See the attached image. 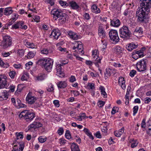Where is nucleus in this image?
I'll return each mask as SVG.
<instances>
[{
  "label": "nucleus",
  "mask_w": 151,
  "mask_h": 151,
  "mask_svg": "<svg viewBox=\"0 0 151 151\" xmlns=\"http://www.w3.org/2000/svg\"><path fill=\"white\" fill-rule=\"evenodd\" d=\"M51 14L53 15V19L55 20L59 18V21L60 22V20H62L61 22L63 23L68 20V16L65 14L63 13L60 9H53L51 11Z\"/></svg>",
  "instance_id": "obj_1"
},
{
  "label": "nucleus",
  "mask_w": 151,
  "mask_h": 151,
  "mask_svg": "<svg viewBox=\"0 0 151 151\" xmlns=\"http://www.w3.org/2000/svg\"><path fill=\"white\" fill-rule=\"evenodd\" d=\"M53 63V60L50 58L41 59L37 62L38 64L41 66H43L45 70L48 72L51 71Z\"/></svg>",
  "instance_id": "obj_2"
},
{
  "label": "nucleus",
  "mask_w": 151,
  "mask_h": 151,
  "mask_svg": "<svg viewBox=\"0 0 151 151\" xmlns=\"http://www.w3.org/2000/svg\"><path fill=\"white\" fill-rule=\"evenodd\" d=\"M119 33L120 37L125 40L129 39L132 36V33L128 27L125 26L119 29Z\"/></svg>",
  "instance_id": "obj_3"
},
{
  "label": "nucleus",
  "mask_w": 151,
  "mask_h": 151,
  "mask_svg": "<svg viewBox=\"0 0 151 151\" xmlns=\"http://www.w3.org/2000/svg\"><path fill=\"white\" fill-rule=\"evenodd\" d=\"M35 116V114L33 112H30L27 110H24L22 111L19 115V117L23 118L27 122L32 121Z\"/></svg>",
  "instance_id": "obj_4"
},
{
  "label": "nucleus",
  "mask_w": 151,
  "mask_h": 151,
  "mask_svg": "<svg viewBox=\"0 0 151 151\" xmlns=\"http://www.w3.org/2000/svg\"><path fill=\"white\" fill-rule=\"evenodd\" d=\"M3 39L1 46L3 49H6L12 45V40L11 37L8 35H5L3 37Z\"/></svg>",
  "instance_id": "obj_5"
},
{
  "label": "nucleus",
  "mask_w": 151,
  "mask_h": 151,
  "mask_svg": "<svg viewBox=\"0 0 151 151\" xmlns=\"http://www.w3.org/2000/svg\"><path fill=\"white\" fill-rule=\"evenodd\" d=\"M142 8H138L136 12V16L137 17V21L140 23H143L146 19V12Z\"/></svg>",
  "instance_id": "obj_6"
},
{
  "label": "nucleus",
  "mask_w": 151,
  "mask_h": 151,
  "mask_svg": "<svg viewBox=\"0 0 151 151\" xmlns=\"http://www.w3.org/2000/svg\"><path fill=\"white\" fill-rule=\"evenodd\" d=\"M109 36L111 42L113 44H116L119 40V38L117 32L116 30H111L109 32Z\"/></svg>",
  "instance_id": "obj_7"
},
{
  "label": "nucleus",
  "mask_w": 151,
  "mask_h": 151,
  "mask_svg": "<svg viewBox=\"0 0 151 151\" xmlns=\"http://www.w3.org/2000/svg\"><path fill=\"white\" fill-rule=\"evenodd\" d=\"M147 60L145 59H142L138 62L136 64L137 70L142 72L146 70L147 69Z\"/></svg>",
  "instance_id": "obj_8"
},
{
  "label": "nucleus",
  "mask_w": 151,
  "mask_h": 151,
  "mask_svg": "<svg viewBox=\"0 0 151 151\" xmlns=\"http://www.w3.org/2000/svg\"><path fill=\"white\" fill-rule=\"evenodd\" d=\"M92 56L93 61V63L97 67H99L101 64V58L99 57V52L96 50L92 51Z\"/></svg>",
  "instance_id": "obj_9"
},
{
  "label": "nucleus",
  "mask_w": 151,
  "mask_h": 151,
  "mask_svg": "<svg viewBox=\"0 0 151 151\" xmlns=\"http://www.w3.org/2000/svg\"><path fill=\"white\" fill-rule=\"evenodd\" d=\"M140 6L143 10L148 11L149 9L151 7V0H140Z\"/></svg>",
  "instance_id": "obj_10"
},
{
  "label": "nucleus",
  "mask_w": 151,
  "mask_h": 151,
  "mask_svg": "<svg viewBox=\"0 0 151 151\" xmlns=\"http://www.w3.org/2000/svg\"><path fill=\"white\" fill-rule=\"evenodd\" d=\"M7 77L4 75H0V88H9L7 85Z\"/></svg>",
  "instance_id": "obj_11"
},
{
  "label": "nucleus",
  "mask_w": 151,
  "mask_h": 151,
  "mask_svg": "<svg viewBox=\"0 0 151 151\" xmlns=\"http://www.w3.org/2000/svg\"><path fill=\"white\" fill-rule=\"evenodd\" d=\"M37 97L32 95V93H29L26 98V100L27 102L30 104H34L37 100Z\"/></svg>",
  "instance_id": "obj_12"
},
{
  "label": "nucleus",
  "mask_w": 151,
  "mask_h": 151,
  "mask_svg": "<svg viewBox=\"0 0 151 151\" xmlns=\"http://www.w3.org/2000/svg\"><path fill=\"white\" fill-rule=\"evenodd\" d=\"M60 35V31L58 29H55L53 30L50 35L51 37L54 39L57 40L59 37Z\"/></svg>",
  "instance_id": "obj_13"
},
{
  "label": "nucleus",
  "mask_w": 151,
  "mask_h": 151,
  "mask_svg": "<svg viewBox=\"0 0 151 151\" xmlns=\"http://www.w3.org/2000/svg\"><path fill=\"white\" fill-rule=\"evenodd\" d=\"M62 65L60 64H57L56 66V69L57 71V75L59 77L62 78L64 76V75L62 71Z\"/></svg>",
  "instance_id": "obj_14"
},
{
  "label": "nucleus",
  "mask_w": 151,
  "mask_h": 151,
  "mask_svg": "<svg viewBox=\"0 0 151 151\" xmlns=\"http://www.w3.org/2000/svg\"><path fill=\"white\" fill-rule=\"evenodd\" d=\"M110 25L111 26L118 27L120 25L121 22L120 20L117 18H114L112 20L111 19Z\"/></svg>",
  "instance_id": "obj_15"
},
{
  "label": "nucleus",
  "mask_w": 151,
  "mask_h": 151,
  "mask_svg": "<svg viewBox=\"0 0 151 151\" xmlns=\"http://www.w3.org/2000/svg\"><path fill=\"white\" fill-rule=\"evenodd\" d=\"M68 35L71 39L73 40H77L79 39V36L77 33L72 31L68 32Z\"/></svg>",
  "instance_id": "obj_16"
},
{
  "label": "nucleus",
  "mask_w": 151,
  "mask_h": 151,
  "mask_svg": "<svg viewBox=\"0 0 151 151\" xmlns=\"http://www.w3.org/2000/svg\"><path fill=\"white\" fill-rule=\"evenodd\" d=\"M98 34L100 37L102 38H103L106 37V32L102 26H99V27Z\"/></svg>",
  "instance_id": "obj_17"
},
{
  "label": "nucleus",
  "mask_w": 151,
  "mask_h": 151,
  "mask_svg": "<svg viewBox=\"0 0 151 151\" xmlns=\"http://www.w3.org/2000/svg\"><path fill=\"white\" fill-rule=\"evenodd\" d=\"M57 86L58 88H64L67 86L66 81H60L57 83Z\"/></svg>",
  "instance_id": "obj_18"
},
{
  "label": "nucleus",
  "mask_w": 151,
  "mask_h": 151,
  "mask_svg": "<svg viewBox=\"0 0 151 151\" xmlns=\"http://www.w3.org/2000/svg\"><path fill=\"white\" fill-rule=\"evenodd\" d=\"M137 46V44H136L133 42H132L127 45L126 47L128 51H131L134 49L136 48Z\"/></svg>",
  "instance_id": "obj_19"
},
{
  "label": "nucleus",
  "mask_w": 151,
  "mask_h": 151,
  "mask_svg": "<svg viewBox=\"0 0 151 151\" xmlns=\"http://www.w3.org/2000/svg\"><path fill=\"white\" fill-rule=\"evenodd\" d=\"M69 4L71 8L73 9L77 10L79 8V6L74 1H70Z\"/></svg>",
  "instance_id": "obj_20"
},
{
  "label": "nucleus",
  "mask_w": 151,
  "mask_h": 151,
  "mask_svg": "<svg viewBox=\"0 0 151 151\" xmlns=\"http://www.w3.org/2000/svg\"><path fill=\"white\" fill-rule=\"evenodd\" d=\"M145 47H142L140 50L138 51L135 50L133 53L138 55L139 58H141L144 56V51L145 50Z\"/></svg>",
  "instance_id": "obj_21"
},
{
  "label": "nucleus",
  "mask_w": 151,
  "mask_h": 151,
  "mask_svg": "<svg viewBox=\"0 0 151 151\" xmlns=\"http://www.w3.org/2000/svg\"><path fill=\"white\" fill-rule=\"evenodd\" d=\"M88 117L86 116V114L84 113H81L79 116H78L77 118L75 119L79 121H81L83 119L88 118Z\"/></svg>",
  "instance_id": "obj_22"
},
{
  "label": "nucleus",
  "mask_w": 151,
  "mask_h": 151,
  "mask_svg": "<svg viewBox=\"0 0 151 151\" xmlns=\"http://www.w3.org/2000/svg\"><path fill=\"white\" fill-rule=\"evenodd\" d=\"M13 12V11L11 7H8L5 8L3 13L5 15H9Z\"/></svg>",
  "instance_id": "obj_23"
},
{
  "label": "nucleus",
  "mask_w": 151,
  "mask_h": 151,
  "mask_svg": "<svg viewBox=\"0 0 151 151\" xmlns=\"http://www.w3.org/2000/svg\"><path fill=\"white\" fill-rule=\"evenodd\" d=\"M91 9L92 12L96 14L99 13L101 12L100 9L97 7L96 5H93L91 6Z\"/></svg>",
  "instance_id": "obj_24"
},
{
  "label": "nucleus",
  "mask_w": 151,
  "mask_h": 151,
  "mask_svg": "<svg viewBox=\"0 0 151 151\" xmlns=\"http://www.w3.org/2000/svg\"><path fill=\"white\" fill-rule=\"evenodd\" d=\"M143 32L142 29V28H136L134 32V34L135 35L138 34L139 35H141L142 34Z\"/></svg>",
  "instance_id": "obj_25"
},
{
  "label": "nucleus",
  "mask_w": 151,
  "mask_h": 151,
  "mask_svg": "<svg viewBox=\"0 0 151 151\" xmlns=\"http://www.w3.org/2000/svg\"><path fill=\"white\" fill-rule=\"evenodd\" d=\"M52 51L50 50V48H44L40 51V53L43 55H47L49 53H51Z\"/></svg>",
  "instance_id": "obj_26"
},
{
  "label": "nucleus",
  "mask_w": 151,
  "mask_h": 151,
  "mask_svg": "<svg viewBox=\"0 0 151 151\" xmlns=\"http://www.w3.org/2000/svg\"><path fill=\"white\" fill-rule=\"evenodd\" d=\"M71 148L72 151H80L78 146L74 143H72Z\"/></svg>",
  "instance_id": "obj_27"
},
{
  "label": "nucleus",
  "mask_w": 151,
  "mask_h": 151,
  "mask_svg": "<svg viewBox=\"0 0 151 151\" xmlns=\"http://www.w3.org/2000/svg\"><path fill=\"white\" fill-rule=\"evenodd\" d=\"M99 89L100 90L101 94L103 96L104 98H106L107 95L105 91V88L104 86H101L99 88Z\"/></svg>",
  "instance_id": "obj_28"
},
{
  "label": "nucleus",
  "mask_w": 151,
  "mask_h": 151,
  "mask_svg": "<svg viewBox=\"0 0 151 151\" xmlns=\"http://www.w3.org/2000/svg\"><path fill=\"white\" fill-rule=\"evenodd\" d=\"M36 129L35 125L33 123L30 124L27 128L26 129V132L30 131L33 132Z\"/></svg>",
  "instance_id": "obj_29"
},
{
  "label": "nucleus",
  "mask_w": 151,
  "mask_h": 151,
  "mask_svg": "<svg viewBox=\"0 0 151 151\" xmlns=\"http://www.w3.org/2000/svg\"><path fill=\"white\" fill-rule=\"evenodd\" d=\"M16 103L14 104V105L16 107H18V108H22L24 107L25 105L21 103V101L18 99H17L16 101Z\"/></svg>",
  "instance_id": "obj_30"
},
{
  "label": "nucleus",
  "mask_w": 151,
  "mask_h": 151,
  "mask_svg": "<svg viewBox=\"0 0 151 151\" xmlns=\"http://www.w3.org/2000/svg\"><path fill=\"white\" fill-rule=\"evenodd\" d=\"M130 142L132 143L131 147L132 148L135 147L138 143V142L137 140H134V139H131L130 140Z\"/></svg>",
  "instance_id": "obj_31"
},
{
  "label": "nucleus",
  "mask_w": 151,
  "mask_h": 151,
  "mask_svg": "<svg viewBox=\"0 0 151 151\" xmlns=\"http://www.w3.org/2000/svg\"><path fill=\"white\" fill-rule=\"evenodd\" d=\"M46 77V75L45 74H40L37 77V79L38 81H41L44 80Z\"/></svg>",
  "instance_id": "obj_32"
},
{
  "label": "nucleus",
  "mask_w": 151,
  "mask_h": 151,
  "mask_svg": "<svg viewBox=\"0 0 151 151\" xmlns=\"http://www.w3.org/2000/svg\"><path fill=\"white\" fill-rule=\"evenodd\" d=\"M24 44L28 48H33L34 47V45L33 43L28 42H24Z\"/></svg>",
  "instance_id": "obj_33"
},
{
  "label": "nucleus",
  "mask_w": 151,
  "mask_h": 151,
  "mask_svg": "<svg viewBox=\"0 0 151 151\" xmlns=\"http://www.w3.org/2000/svg\"><path fill=\"white\" fill-rule=\"evenodd\" d=\"M115 52L116 54H120L122 51V48L119 46H116L114 48Z\"/></svg>",
  "instance_id": "obj_34"
},
{
  "label": "nucleus",
  "mask_w": 151,
  "mask_h": 151,
  "mask_svg": "<svg viewBox=\"0 0 151 151\" xmlns=\"http://www.w3.org/2000/svg\"><path fill=\"white\" fill-rule=\"evenodd\" d=\"M36 128H37L42 127V124L40 122L35 121L33 122Z\"/></svg>",
  "instance_id": "obj_35"
},
{
  "label": "nucleus",
  "mask_w": 151,
  "mask_h": 151,
  "mask_svg": "<svg viewBox=\"0 0 151 151\" xmlns=\"http://www.w3.org/2000/svg\"><path fill=\"white\" fill-rule=\"evenodd\" d=\"M19 145V151H22L24 147V144L23 142H21L18 143Z\"/></svg>",
  "instance_id": "obj_36"
},
{
  "label": "nucleus",
  "mask_w": 151,
  "mask_h": 151,
  "mask_svg": "<svg viewBox=\"0 0 151 151\" xmlns=\"http://www.w3.org/2000/svg\"><path fill=\"white\" fill-rule=\"evenodd\" d=\"M2 93L1 97L3 100H6L8 98V95L6 91H4V92Z\"/></svg>",
  "instance_id": "obj_37"
},
{
  "label": "nucleus",
  "mask_w": 151,
  "mask_h": 151,
  "mask_svg": "<svg viewBox=\"0 0 151 151\" xmlns=\"http://www.w3.org/2000/svg\"><path fill=\"white\" fill-rule=\"evenodd\" d=\"M76 44L77 49L79 50V49H83L82 45H81V42L79 41L77 42Z\"/></svg>",
  "instance_id": "obj_38"
},
{
  "label": "nucleus",
  "mask_w": 151,
  "mask_h": 151,
  "mask_svg": "<svg viewBox=\"0 0 151 151\" xmlns=\"http://www.w3.org/2000/svg\"><path fill=\"white\" fill-rule=\"evenodd\" d=\"M35 53L32 51L29 52L27 54V57L28 58L31 59L33 58L35 55Z\"/></svg>",
  "instance_id": "obj_39"
},
{
  "label": "nucleus",
  "mask_w": 151,
  "mask_h": 151,
  "mask_svg": "<svg viewBox=\"0 0 151 151\" xmlns=\"http://www.w3.org/2000/svg\"><path fill=\"white\" fill-rule=\"evenodd\" d=\"M24 53V51L22 49L19 50L17 52L18 55L20 57L23 56Z\"/></svg>",
  "instance_id": "obj_40"
},
{
  "label": "nucleus",
  "mask_w": 151,
  "mask_h": 151,
  "mask_svg": "<svg viewBox=\"0 0 151 151\" xmlns=\"http://www.w3.org/2000/svg\"><path fill=\"white\" fill-rule=\"evenodd\" d=\"M38 139L39 142L41 143H42L45 142L47 139L46 137H44L42 136L40 137Z\"/></svg>",
  "instance_id": "obj_41"
},
{
  "label": "nucleus",
  "mask_w": 151,
  "mask_h": 151,
  "mask_svg": "<svg viewBox=\"0 0 151 151\" xmlns=\"http://www.w3.org/2000/svg\"><path fill=\"white\" fill-rule=\"evenodd\" d=\"M139 107L137 106H135L133 108V115L135 116L137 113Z\"/></svg>",
  "instance_id": "obj_42"
},
{
  "label": "nucleus",
  "mask_w": 151,
  "mask_h": 151,
  "mask_svg": "<svg viewBox=\"0 0 151 151\" xmlns=\"http://www.w3.org/2000/svg\"><path fill=\"white\" fill-rule=\"evenodd\" d=\"M16 134L17 135V139H22L23 138V136L22 135V132L16 133Z\"/></svg>",
  "instance_id": "obj_43"
},
{
  "label": "nucleus",
  "mask_w": 151,
  "mask_h": 151,
  "mask_svg": "<svg viewBox=\"0 0 151 151\" xmlns=\"http://www.w3.org/2000/svg\"><path fill=\"white\" fill-rule=\"evenodd\" d=\"M112 70L109 68L106 69V73L105 74V76L106 77H108L110 76L111 75V71Z\"/></svg>",
  "instance_id": "obj_44"
},
{
  "label": "nucleus",
  "mask_w": 151,
  "mask_h": 151,
  "mask_svg": "<svg viewBox=\"0 0 151 151\" xmlns=\"http://www.w3.org/2000/svg\"><path fill=\"white\" fill-rule=\"evenodd\" d=\"M148 129L147 131V134L149 135H151V121L148 122Z\"/></svg>",
  "instance_id": "obj_45"
},
{
  "label": "nucleus",
  "mask_w": 151,
  "mask_h": 151,
  "mask_svg": "<svg viewBox=\"0 0 151 151\" xmlns=\"http://www.w3.org/2000/svg\"><path fill=\"white\" fill-rule=\"evenodd\" d=\"M75 51L78 54H80L81 55H82L84 53V52L83 50V49H81L79 50H75Z\"/></svg>",
  "instance_id": "obj_46"
},
{
  "label": "nucleus",
  "mask_w": 151,
  "mask_h": 151,
  "mask_svg": "<svg viewBox=\"0 0 151 151\" xmlns=\"http://www.w3.org/2000/svg\"><path fill=\"white\" fill-rule=\"evenodd\" d=\"M65 137L68 139H70L71 138V135L70 132L68 130H67L65 134Z\"/></svg>",
  "instance_id": "obj_47"
},
{
  "label": "nucleus",
  "mask_w": 151,
  "mask_h": 151,
  "mask_svg": "<svg viewBox=\"0 0 151 151\" xmlns=\"http://www.w3.org/2000/svg\"><path fill=\"white\" fill-rule=\"evenodd\" d=\"M16 73L15 71H11L9 73V75L12 78H14L15 76Z\"/></svg>",
  "instance_id": "obj_48"
},
{
  "label": "nucleus",
  "mask_w": 151,
  "mask_h": 151,
  "mask_svg": "<svg viewBox=\"0 0 151 151\" xmlns=\"http://www.w3.org/2000/svg\"><path fill=\"white\" fill-rule=\"evenodd\" d=\"M83 16L84 18L87 20H89L90 18L89 14L87 13H85Z\"/></svg>",
  "instance_id": "obj_49"
},
{
  "label": "nucleus",
  "mask_w": 151,
  "mask_h": 151,
  "mask_svg": "<svg viewBox=\"0 0 151 151\" xmlns=\"http://www.w3.org/2000/svg\"><path fill=\"white\" fill-rule=\"evenodd\" d=\"M105 103L104 101H100L98 102L97 105L99 107H101L104 105Z\"/></svg>",
  "instance_id": "obj_50"
},
{
  "label": "nucleus",
  "mask_w": 151,
  "mask_h": 151,
  "mask_svg": "<svg viewBox=\"0 0 151 151\" xmlns=\"http://www.w3.org/2000/svg\"><path fill=\"white\" fill-rule=\"evenodd\" d=\"M136 73V70H132L129 73V75L132 77H134Z\"/></svg>",
  "instance_id": "obj_51"
},
{
  "label": "nucleus",
  "mask_w": 151,
  "mask_h": 151,
  "mask_svg": "<svg viewBox=\"0 0 151 151\" xmlns=\"http://www.w3.org/2000/svg\"><path fill=\"white\" fill-rule=\"evenodd\" d=\"M71 92L73 93L74 95L76 96H78L80 94L79 92L76 90H72L71 91Z\"/></svg>",
  "instance_id": "obj_52"
},
{
  "label": "nucleus",
  "mask_w": 151,
  "mask_h": 151,
  "mask_svg": "<svg viewBox=\"0 0 151 151\" xmlns=\"http://www.w3.org/2000/svg\"><path fill=\"white\" fill-rule=\"evenodd\" d=\"M59 4L62 6H68L67 3L65 1H64L62 0H60L59 1Z\"/></svg>",
  "instance_id": "obj_53"
},
{
  "label": "nucleus",
  "mask_w": 151,
  "mask_h": 151,
  "mask_svg": "<svg viewBox=\"0 0 151 151\" xmlns=\"http://www.w3.org/2000/svg\"><path fill=\"white\" fill-rule=\"evenodd\" d=\"M57 50L62 52H67L66 48H62L61 47H58Z\"/></svg>",
  "instance_id": "obj_54"
},
{
  "label": "nucleus",
  "mask_w": 151,
  "mask_h": 151,
  "mask_svg": "<svg viewBox=\"0 0 151 151\" xmlns=\"http://www.w3.org/2000/svg\"><path fill=\"white\" fill-rule=\"evenodd\" d=\"M64 132L63 129L62 128H60L58 131V133L59 135H61Z\"/></svg>",
  "instance_id": "obj_55"
},
{
  "label": "nucleus",
  "mask_w": 151,
  "mask_h": 151,
  "mask_svg": "<svg viewBox=\"0 0 151 151\" xmlns=\"http://www.w3.org/2000/svg\"><path fill=\"white\" fill-rule=\"evenodd\" d=\"M145 121L146 120L145 119H143L142 121L141 124V127L142 128H145Z\"/></svg>",
  "instance_id": "obj_56"
},
{
  "label": "nucleus",
  "mask_w": 151,
  "mask_h": 151,
  "mask_svg": "<svg viewBox=\"0 0 151 151\" xmlns=\"http://www.w3.org/2000/svg\"><path fill=\"white\" fill-rule=\"evenodd\" d=\"M88 86L91 89H93L95 88L94 84L93 83H88Z\"/></svg>",
  "instance_id": "obj_57"
},
{
  "label": "nucleus",
  "mask_w": 151,
  "mask_h": 151,
  "mask_svg": "<svg viewBox=\"0 0 151 151\" xmlns=\"http://www.w3.org/2000/svg\"><path fill=\"white\" fill-rule=\"evenodd\" d=\"M18 28H19V25L17 22L13 25L12 27V29H16Z\"/></svg>",
  "instance_id": "obj_58"
},
{
  "label": "nucleus",
  "mask_w": 151,
  "mask_h": 151,
  "mask_svg": "<svg viewBox=\"0 0 151 151\" xmlns=\"http://www.w3.org/2000/svg\"><path fill=\"white\" fill-rule=\"evenodd\" d=\"M47 91L49 92H51L54 90V88L53 86L51 84L49 86V87L47 89Z\"/></svg>",
  "instance_id": "obj_59"
},
{
  "label": "nucleus",
  "mask_w": 151,
  "mask_h": 151,
  "mask_svg": "<svg viewBox=\"0 0 151 151\" xmlns=\"http://www.w3.org/2000/svg\"><path fill=\"white\" fill-rule=\"evenodd\" d=\"M119 131H115L114 132L115 135L117 137H119L122 134Z\"/></svg>",
  "instance_id": "obj_60"
},
{
  "label": "nucleus",
  "mask_w": 151,
  "mask_h": 151,
  "mask_svg": "<svg viewBox=\"0 0 151 151\" xmlns=\"http://www.w3.org/2000/svg\"><path fill=\"white\" fill-rule=\"evenodd\" d=\"M123 81H124V82H125L124 78L122 77H120L118 81L119 84H121V83H123Z\"/></svg>",
  "instance_id": "obj_61"
},
{
  "label": "nucleus",
  "mask_w": 151,
  "mask_h": 151,
  "mask_svg": "<svg viewBox=\"0 0 151 151\" xmlns=\"http://www.w3.org/2000/svg\"><path fill=\"white\" fill-rule=\"evenodd\" d=\"M145 103L148 104L151 101V99L149 97H146L145 99Z\"/></svg>",
  "instance_id": "obj_62"
},
{
  "label": "nucleus",
  "mask_w": 151,
  "mask_h": 151,
  "mask_svg": "<svg viewBox=\"0 0 151 151\" xmlns=\"http://www.w3.org/2000/svg\"><path fill=\"white\" fill-rule=\"evenodd\" d=\"M95 136L99 138H101V135L100 132L99 131L97 132L95 134Z\"/></svg>",
  "instance_id": "obj_63"
},
{
  "label": "nucleus",
  "mask_w": 151,
  "mask_h": 151,
  "mask_svg": "<svg viewBox=\"0 0 151 151\" xmlns=\"http://www.w3.org/2000/svg\"><path fill=\"white\" fill-rule=\"evenodd\" d=\"M53 103L55 106L56 107H59V101L58 100H54Z\"/></svg>",
  "instance_id": "obj_64"
}]
</instances>
